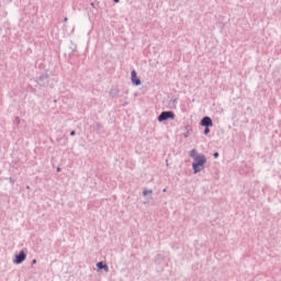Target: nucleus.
Masks as SVG:
<instances>
[{"label":"nucleus","mask_w":281,"mask_h":281,"mask_svg":"<svg viewBox=\"0 0 281 281\" xmlns=\"http://www.w3.org/2000/svg\"><path fill=\"white\" fill-rule=\"evenodd\" d=\"M214 157L216 159L218 157V153H214Z\"/></svg>","instance_id":"obj_11"},{"label":"nucleus","mask_w":281,"mask_h":281,"mask_svg":"<svg viewBox=\"0 0 281 281\" xmlns=\"http://www.w3.org/2000/svg\"><path fill=\"white\" fill-rule=\"evenodd\" d=\"M132 82L133 85H136V87L142 85V80L137 78V72L135 70L132 71Z\"/></svg>","instance_id":"obj_4"},{"label":"nucleus","mask_w":281,"mask_h":281,"mask_svg":"<svg viewBox=\"0 0 281 281\" xmlns=\"http://www.w3.org/2000/svg\"><path fill=\"white\" fill-rule=\"evenodd\" d=\"M205 156L199 155L194 158V161L192 164L194 172H201L203 170V166H205Z\"/></svg>","instance_id":"obj_1"},{"label":"nucleus","mask_w":281,"mask_h":281,"mask_svg":"<svg viewBox=\"0 0 281 281\" xmlns=\"http://www.w3.org/2000/svg\"><path fill=\"white\" fill-rule=\"evenodd\" d=\"M33 265H36V259H33Z\"/></svg>","instance_id":"obj_13"},{"label":"nucleus","mask_w":281,"mask_h":281,"mask_svg":"<svg viewBox=\"0 0 281 281\" xmlns=\"http://www.w3.org/2000/svg\"><path fill=\"white\" fill-rule=\"evenodd\" d=\"M209 133H210V128L206 127V128L204 130V135H207Z\"/></svg>","instance_id":"obj_9"},{"label":"nucleus","mask_w":281,"mask_h":281,"mask_svg":"<svg viewBox=\"0 0 281 281\" xmlns=\"http://www.w3.org/2000/svg\"><path fill=\"white\" fill-rule=\"evenodd\" d=\"M201 126H213L212 119L210 116H205L201 121Z\"/></svg>","instance_id":"obj_5"},{"label":"nucleus","mask_w":281,"mask_h":281,"mask_svg":"<svg viewBox=\"0 0 281 281\" xmlns=\"http://www.w3.org/2000/svg\"><path fill=\"white\" fill-rule=\"evenodd\" d=\"M114 3H120V0H114Z\"/></svg>","instance_id":"obj_12"},{"label":"nucleus","mask_w":281,"mask_h":281,"mask_svg":"<svg viewBox=\"0 0 281 281\" xmlns=\"http://www.w3.org/2000/svg\"><path fill=\"white\" fill-rule=\"evenodd\" d=\"M26 255L24 251H21L18 256H15V265H21V262H23V260H25Z\"/></svg>","instance_id":"obj_3"},{"label":"nucleus","mask_w":281,"mask_h":281,"mask_svg":"<svg viewBox=\"0 0 281 281\" xmlns=\"http://www.w3.org/2000/svg\"><path fill=\"white\" fill-rule=\"evenodd\" d=\"M70 135L74 137V135H76V132L75 131L70 132Z\"/></svg>","instance_id":"obj_10"},{"label":"nucleus","mask_w":281,"mask_h":281,"mask_svg":"<svg viewBox=\"0 0 281 281\" xmlns=\"http://www.w3.org/2000/svg\"><path fill=\"white\" fill-rule=\"evenodd\" d=\"M190 157H192L193 159L196 157V149H192L190 151Z\"/></svg>","instance_id":"obj_7"},{"label":"nucleus","mask_w":281,"mask_h":281,"mask_svg":"<svg viewBox=\"0 0 281 281\" xmlns=\"http://www.w3.org/2000/svg\"><path fill=\"white\" fill-rule=\"evenodd\" d=\"M165 120H175V112H161V114L158 116V122H165Z\"/></svg>","instance_id":"obj_2"},{"label":"nucleus","mask_w":281,"mask_h":281,"mask_svg":"<svg viewBox=\"0 0 281 281\" xmlns=\"http://www.w3.org/2000/svg\"><path fill=\"white\" fill-rule=\"evenodd\" d=\"M98 269H104V271H109V266L104 265L102 261L97 263Z\"/></svg>","instance_id":"obj_6"},{"label":"nucleus","mask_w":281,"mask_h":281,"mask_svg":"<svg viewBox=\"0 0 281 281\" xmlns=\"http://www.w3.org/2000/svg\"><path fill=\"white\" fill-rule=\"evenodd\" d=\"M144 196H147L148 194H153V190H145L143 191Z\"/></svg>","instance_id":"obj_8"}]
</instances>
